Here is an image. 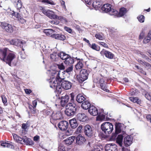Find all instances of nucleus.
<instances>
[{
    "instance_id": "nucleus-16",
    "label": "nucleus",
    "mask_w": 151,
    "mask_h": 151,
    "mask_svg": "<svg viewBox=\"0 0 151 151\" xmlns=\"http://www.w3.org/2000/svg\"><path fill=\"white\" fill-rule=\"evenodd\" d=\"M10 43L12 45L20 47H22L23 45L25 44L24 41L17 39H14L11 40L10 41Z\"/></svg>"
},
{
    "instance_id": "nucleus-55",
    "label": "nucleus",
    "mask_w": 151,
    "mask_h": 151,
    "mask_svg": "<svg viewBox=\"0 0 151 151\" xmlns=\"http://www.w3.org/2000/svg\"><path fill=\"white\" fill-rule=\"evenodd\" d=\"M99 44L102 46L108 48V46L107 44H106L105 43L102 42H99Z\"/></svg>"
},
{
    "instance_id": "nucleus-23",
    "label": "nucleus",
    "mask_w": 151,
    "mask_h": 151,
    "mask_svg": "<svg viewBox=\"0 0 151 151\" xmlns=\"http://www.w3.org/2000/svg\"><path fill=\"white\" fill-rule=\"evenodd\" d=\"M77 119L81 122H85L88 119V117L84 113H78L77 114Z\"/></svg>"
},
{
    "instance_id": "nucleus-9",
    "label": "nucleus",
    "mask_w": 151,
    "mask_h": 151,
    "mask_svg": "<svg viewBox=\"0 0 151 151\" xmlns=\"http://www.w3.org/2000/svg\"><path fill=\"white\" fill-rule=\"evenodd\" d=\"M101 127L102 130L106 134L111 133L113 130V125L109 122L103 123L101 125Z\"/></svg>"
},
{
    "instance_id": "nucleus-45",
    "label": "nucleus",
    "mask_w": 151,
    "mask_h": 151,
    "mask_svg": "<svg viewBox=\"0 0 151 151\" xmlns=\"http://www.w3.org/2000/svg\"><path fill=\"white\" fill-rule=\"evenodd\" d=\"M1 98L2 102L4 103V105L6 106L7 105L6 103L7 102V99L5 96L4 95L1 96Z\"/></svg>"
},
{
    "instance_id": "nucleus-58",
    "label": "nucleus",
    "mask_w": 151,
    "mask_h": 151,
    "mask_svg": "<svg viewBox=\"0 0 151 151\" xmlns=\"http://www.w3.org/2000/svg\"><path fill=\"white\" fill-rule=\"evenodd\" d=\"M64 29L65 31L68 32L69 33H71L72 32V29L69 27H65L64 28Z\"/></svg>"
},
{
    "instance_id": "nucleus-39",
    "label": "nucleus",
    "mask_w": 151,
    "mask_h": 151,
    "mask_svg": "<svg viewBox=\"0 0 151 151\" xmlns=\"http://www.w3.org/2000/svg\"><path fill=\"white\" fill-rule=\"evenodd\" d=\"M120 126V124H117L115 126V133L116 134L120 133L121 131Z\"/></svg>"
},
{
    "instance_id": "nucleus-56",
    "label": "nucleus",
    "mask_w": 151,
    "mask_h": 151,
    "mask_svg": "<svg viewBox=\"0 0 151 151\" xmlns=\"http://www.w3.org/2000/svg\"><path fill=\"white\" fill-rule=\"evenodd\" d=\"M85 1L86 4L90 5L92 2V0H85Z\"/></svg>"
},
{
    "instance_id": "nucleus-27",
    "label": "nucleus",
    "mask_w": 151,
    "mask_h": 151,
    "mask_svg": "<svg viewBox=\"0 0 151 151\" xmlns=\"http://www.w3.org/2000/svg\"><path fill=\"white\" fill-rule=\"evenodd\" d=\"M90 103L88 101H86L83 102L81 104L82 108L84 109H87L91 106Z\"/></svg>"
},
{
    "instance_id": "nucleus-14",
    "label": "nucleus",
    "mask_w": 151,
    "mask_h": 151,
    "mask_svg": "<svg viewBox=\"0 0 151 151\" xmlns=\"http://www.w3.org/2000/svg\"><path fill=\"white\" fill-rule=\"evenodd\" d=\"M100 54L101 55H105L106 58L110 59H113L115 56L113 53L104 49L101 51Z\"/></svg>"
},
{
    "instance_id": "nucleus-36",
    "label": "nucleus",
    "mask_w": 151,
    "mask_h": 151,
    "mask_svg": "<svg viewBox=\"0 0 151 151\" xmlns=\"http://www.w3.org/2000/svg\"><path fill=\"white\" fill-rule=\"evenodd\" d=\"M43 32L45 34L49 36L52 35L54 32V31L51 29H44L43 31Z\"/></svg>"
},
{
    "instance_id": "nucleus-24",
    "label": "nucleus",
    "mask_w": 151,
    "mask_h": 151,
    "mask_svg": "<svg viewBox=\"0 0 151 151\" xmlns=\"http://www.w3.org/2000/svg\"><path fill=\"white\" fill-rule=\"evenodd\" d=\"M12 135L14 140L17 142L22 144L23 142H26L27 141V139L20 137L16 134H13Z\"/></svg>"
},
{
    "instance_id": "nucleus-26",
    "label": "nucleus",
    "mask_w": 151,
    "mask_h": 151,
    "mask_svg": "<svg viewBox=\"0 0 151 151\" xmlns=\"http://www.w3.org/2000/svg\"><path fill=\"white\" fill-rule=\"evenodd\" d=\"M75 138L74 136L70 137L64 140L65 143L67 145H70L74 141Z\"/></svg>"
},
{
    "instance_id": "nucleus-46",
    "label": "nucleus",
    "mask_w": 151,
    "mask_h": 151,
    "mask_svg": "<svg viewBox=\"0 0 151 151\" xmlns=\"http://www.w3.org/2000/svg\"><path fill=\"white\" fill-rule=\"evenodd\" d=\"M58 151H65V149L64 146L60 144L58 147Z\"/></svg>"
},
{
    "instance_id": "nucleus-34",
    "label": "nucleus",
    "mask_w": 151,
    "mask_h": 151,
    "mask_svg": "<svg viewBox=\"0 0 151 151\" xmlns=\"http://www.w3.org/2000/svg\"><path fill=\"white\" fill-rule=\"evenodd\" d=\"M127 12V9L124 8H121L120 10L119 13L116 16L121 17L125 14Z\"/></svg>"
},
{
    "instance_id": "nucleus-19",
    "label": "nucleus",
    "mask_w": 151,
    "mask_h": 151,
    "mask_svg": "<svg viewBox=\"0 0 151 151\" xmlns=\"http://www.w3.org/2000/svg\"><path fill=\"white\" fill-rule=\"evenodd\" d=\"M63 118L62 113L60 111L53 112L51 115V119H60Z\"/></svg>"
},
{
    "instance_id": "nucleus-13",
    "label": "nucleus",
    "mask_w": 151,
    "mask_h": 151,
    "mask_svg": "<svg viewBox=\"0 0 151 151\" xmlns=\"http://www.w3.org/2000/svg\"><path fill=\"white\" fill-rule=\"evenodd\" d=\"M84 131L85 134L88 137H91L93 134V129L90 125L87 124L85 126Z\"/></svg>"
},
{
    "instance_id": "nucleus-17",
    "label": "nucleus",
    "mask_w": 151,
    "mask_h": 151,
    "mask_svg": "<svg viewBox=\"0 0 151 151\" xmlns=\"http://www.w3.org/2000/svg\"><path fill=\"white\" fill-rule=\"evenodd\" d=\"M106 151H118L116 145L113 144H109L106 145L105 147Z\"/></svg>"
},
{
    "instance_id": "nucleus-52",
    "label": "nucleus",
    "mask_w": 151,
    "mask_h": 151,
    "mask_svg": "<svg viewBox=\"0 0 151 151\" xmlns=\"http://www.w3.org/2000/svg\"><path fill=\"white\" fill-rule=\"evenodd\" d=\"M57 66L59 69L60 70H64L65 68V67L64 66L63 64L62 63L60 64H58Z\"/></svg>"
},
{
    "instance_id": "nucleus-3",
    "label": "nucleus",
    "mask_w": 151,
    "mask_h": 151,
    "mask_svg": "<svg viewBox=\"0 0 151 151\" xmlns=\"http://www.w3.org/2000/svg\"><path fill=\"white\" fill-rule=\"evenodd\" d=\"M50 87L54 89H55L56 91L58 93L60 94L62 91V88H61V82L58 81L56 78L54 76L51 77L49 81Z\"/></svg>"
},
{
    "instance_id": "nucleus-61",
    "label": "nucleus",
    "mask_w": 151,
    "mask_h": 151,
    "mask_svg": "<svg viewBox=\"0 0 151 151\" xmlns=\"http://www.w3.org/2000/svg\"><path fill=\"white\" fill-rule=\"evenodd\" d=\"M60 2L61 3V5L62 6L63 8H65V2H64V1L62 0H61V1H60Z\"/></svg>"
},
{
    "instance_id": "nucleus-4",
    "label": "nucleus",
    "mask_w": 151,
    "mask_h": 151,
    "mask_svg": "<svg viewBox=\"0 0 151 151\" xmlns=\"http://www.w3.org/2000/svg\"><path fill=\"white\" fill-rule=\"evenodd\" d=\"M77 106L74 103H69L66 106V109L65 113L66 115L68 116H70L74 115Z\"/></svg>"
},
{
    "instance_id": "nucleus-6",
    "label": "nucleus",
    "mask_w": 151,
    "mask_h": 151,
    "mask_svg": "<svg viewBox=\"0 0 151 151\" xmlns=\"http://www.w3.org/2000/svg\"><path fill=\"white\" fill-rule=\"evenodd\" d=\"M58 56L61 59L65 60L64 63L67 65H72L74 62L73 58L63 52H60L58 54Z\"/></svg>"
},
{
    "instance_id": "nucleus-53",
    "label": "nucleus",
    "mask_w": 151,
    "mask_h": 151,
    "mask_svg": "<svg viewBox=\"0 0 151 151\" xmlns=\"http://www.w3.org/2000/svg\"><path fill=\"white\" fill-rule=\"evenodd\" d=\"M100 86L101 89L104 91L107 92H109V91L106 88V86L105 84L103 85H101Z\"/></svg>"
},
{
    "instance_id": "nucleus-11",
    "label": "nucleus",
    "mask_w": 151,
    "mask_h": 151,
    "mask_svg": "<svg viewBox=\"0 0 151 151\" xmlns=\"http://www.w3.org/2000/svg\"><path fill=\"white\" fill-rule=\"evenodd\" d=\"M1 26L4 31L9 33H12L13 32L15 27L5 22H1Z\"/></svg>"
},
{
    "instance_id": "nucleus-2",
    "label": "nucleus",
    "mask_w": 151,
    "mask_h": 151,
    "mask_svg": "<svg viewBox=\"0 0 151 151\" xmlns=\"http://www.w3.org/2000/svg\"><path fill=\"white\" fill-rule=\"evenodd\" d=\"M88 111L90 114L93 116H95L98 114L96 117V120L100 121L105 120L107 117V112H104L103 109H101L98 112L97 109L93 106H91L89 108Z\"/></svg>"
},
{
    "instance_id": "nucleus-30",
    "label": "nucleus",
    "mask_w": 151,
    "mask_h": 151,
    "mask_svg": "<svg viewBox=\"0 0 151 151\" xmlns=\"http://www.w3.org/2000/svg\"><path fill=\"white\" fill-rule=\"evenodd\" d=\"M69 123L70 126L73 128H75L78 126V124L75 119L73 118L70 120L69 121Z\"/></svg>"
},
{
    "instance_id": "nucleus-7",
    "label": "nucleus",
    "mask_w": 151,
    "mask_h": 151,
    "mask_svg": "<svg viewBox=\"0 0 151 151\" xmlns=\"http://www.w3.org/2000/svg\"><path fill=\"white\" fill-rule=\"evenodd\" d=\"M49 73L52 76H54L57 79L58 81L60 82L62 81L65 78L64 73L63 72L60 70H50L49 71Z\"/></svg>"
},
{
    "instance_id": "nucleus-62",
    "label": "nucleus",
    "mask_w": 151,
    "mask_h": 151,
    "mask_svg": "<svg viewBox=\"0 0 151 151\" xmlns=\"http://www.w3.org/2000/svg\"><path fill=\"white\" fill-rule=\"evenodd\" d=\"M19 21L22 23H24L26 22L25 20L23 19L22 17Z\"/></svg>"
},
{
    "instance_id": "nucleus-41",
    "label": "nucleus",
    "mask_w": 151,
    "mask_h": 151,
    "mask_svg": "<svg viewBox=\"0 0 151 151\" xmlns=\"http://www.w3.org/2000/svg\"><path fill=\"white\" fill-rule=\"evenodd\" d=\"M58 55L56 53H54L53 54H51L50 55V58L52 61H55L57 60V58Z\"/></svg>"
},
{
    "instance_id": "nucleus-29",
    "label": "nucleus",
    "mask_w": 151,
    "mask_h": 151,
    "mask_svg": "<svg viewBox=\"0 0 151 151\" xmlns=\"http://www.w3.org/2000/svg\"><path fill=\"white\" fill-rule=\"evenodd\" d=\"M123 136L121 134L119 135L116 139V143L120 146L122 147V145Z\"/></svg>"
},
{
    "instance_id": "nucleus-49",
    "label": "nucleus",
    "mask_w": 151,
    "mask_h": 151,
    "mask_svg": "<svg viewBox=\"0 0 151 151\" xmlns=\"http://www.w3.org/2000/svg\"><path fill=\"white\" fill-rule=\"evenodd\" d=\"M73 132L72 130L70 129H68L65 132V134L66 135L69 136L72 134Z\"/></svg>"
},
{
    "instance_id": "nucleus-63",
    "label": "nucleus",
    "mask_w": 151,
    "mask_h": 151,
    "mask_svg": "<svg viewBox=\"0 0 151 151\" xmlns=\"http://www.w3.org/2000/svg\"><path fill=\"white\" fill-rule=\"evenodd\" d=\"M40 138V137L38 136H36L34 137V140L35 141H37L39 140Z\"/></svg>"
},
{
    "instance_id": "nucleus-15",
    "label": "nucleus",
    "mask_w": 151,
    "mask_h": 151,
    "mask_svg": "<svg viewBox=\"0 0 151 151\" xmlns=\"http://www.w3.org/2000/svg\"><path fill=\"white\" fill-rule=\"evenodd\" d=\"M133 138L131 135H127L124 138V143L126 147L130 146L133 142Z\"/></svg>"
},
{
    "instance_id": "nucleus-54",
    "label": "nucleus",
    "mask_w": 151,
    "mask_h": 151,
    "mask_svg": "<svg viewBox=\"0 0 151 151\" xmlns=\"http://www.w3.org/2000/svg\"><path fill=\"white\" fill-rule=\"evenodd\" d=\"M145 96L148 100L150 101L151 100V96L149 93H146L145 95Z\"/></svg>"
},
{
    "instance_id": "nucleus-44",
    "label": "nucleus",
    "mask_w": 151,
    "mask_h": 151,
    "mask_svg": "<svg viewBox=\"0 0 151 151\" xmlns=\"http://www.w3.org/2000/svg\"><path fill=\"white\" fill-rule=\"evenodd\" d=\"M138 21L141 23L144 22L145 21V17L143 15H140L137 17Z\"/></svg>"
},
{
    "instance_id": "nucleus-38",
    "label": "nucleus",
    "mask_w": 151,
    "mask_h": 151,
    "mask_svg": "<svg viewBox=\"0 0 151 151\" xmlns=\"http://www.w3.org/2000/svg\"><path fill=\"white\" fill-rule=\"evenodd\" d=\"M130 100L134 103H137L138 104H140L141 103L140 100L137 97H129Z\"/></svg>"
},
{
    "instance_id": "nucleus-64",
    "label": "nucleus",
    "mask_w": 151,
    "mask_h": 151,
    "mask_svg": "<svg viewBox=\"0 0 151 151\" xmlns=\"http://www.w3.org/2000/svg\"><path fill=\"white\" fill-rule=\"evenodd\" d=\"M121 151H130V150L128 149L123 147L122 148Z\"/></svg>"
},
{
    "instance_id": "nucleus-42",
    "label": "nucleus",
    "mask_w": 151,
    "mask_h": 151,
    "mask_svg": "<svg viewBox=\"0 0 151 151\" xmlns=\"http://www.w3.org/2000/svg\"><path fill=\"white\" fill-rule=\"evenodd\" d=\"M99 79L96 78L94 80V81L95 83H97L99 82V83L100 84V86L101 85H103L105 83H104V79L102 78H100L99 79V81H98Z\"/></svg>"
},
{
    "instance_id": "nucleus-57",
    "label": "nucleus",
    "mask_w": 151,
    "mask_h": 151,
    "mask_svg": "<svg viewBox=\"0 0 151 151\" xmlns=\"http://www.w3.org/2000/svg\"><path fill=\"white\" fill-rule=\"evenodd\" d=\"M21 15V14H19L18 13H16V14L15 17L17 18L18 20H19L22 17Z\"/></svg>"
},
{
    "instance_id": "nucleus-20",
    "label": "nucleus",
    "mask_w": 151,
    "mask_h": 151,
    "mask_svg": "<svg viewBox=\"0 0 151 151\" xmlns=\"http://www.w3.org/2000/svg\"><path fill=\"white\" fill-rule=\"evenodd\" d=\"M68 123L66 121H62L58 124V127L62 130H64L67 129L68 127Z\"/></svg>"
},
{
    "instance_id": "nucleus-1",
    "label": "nucleus",
    "mask_w": 151,
    "mask_h": 151,
    "mask_svg": "<svg viewBox=\"0 0 151 151\" xmlns=\"http://www.w3.org/2000/svg\"><path fill=\"white\" fill-rule=\"evenodd\" d=\"M16 58L14 53L7 48L0 49V58L3 61L6 62L10 66L12 62Z\"/></svg>"
},
{
    "instance_id": "nucleus-37",
    "label": "nucleus",
    "mask_w": 151,
    "mask_h": 151,
    "mask_svg": "<svg viewBox=\"0 0 151 151\" xmlns=\"http://www.w3.org/2000/svg\"><path fill=\"white\" fill-rule=\"evenodd\" d=\"M83 67V65L82 62L79 60L77 63L75 65V68L77 70H80Z\"/></svg>"
},
{
    "instance_id": "nucleus-60",
    "label": "nucleus",
    "mask_w": 151,
    "mask_h": 151,
    "mask_svg": "<svg viewBox=\"0 0 151 151\" xmlns=\"http://www.w3.org/2000/svg\"><path fill=\"white\" fill-rule=\"evenodd\" d=\"M37 101L36 100L33 101L32 102L33 107L34 109L35 108L37 105Z\"/></svg>"
},
{
    "instance_id": "nucleus-8",
    "label": "nucleus",
    "mask_w": 151,
    "mask_h": 151,
    "mask_svg": "<svg viewBox=\"0 0 151 151\" xmlns=\"http://www.w3.org/2000/svg\"><path fill=\"white\" fill-rule=\"evenodd\" d=\"M42 12L45 15L51 19L62 20L63 19V17L57 16L54 12L51 10L44 9Z\"/></svg>"
},
{
    "instance_id": "nucleus-10",
    "label": "nucleus",
    "mask_w": 151,
    "mask_h": 151,
    "mask_svg": "<svg viewBox=\"0 0 151 151\" xmlns=\"http://www.w3.org/2000/svg\"><path fill=\"white\" fill-rule=\"evenodd\" d=\"M54 98L55 99V100H53V102L55 103H57L59 102H60L61 106H63L68 102L69 96L68 95H65V96L62 97L61 100L57 96H55Z\"/></svg>"
},
{
    "instance_id": "nucleus-32",
    "label": "nucleus",
    "mask_w": 151,
    "mask_h": 151,
    "mask_svg": "<svg viewBox=\"0 0 151 151\" xmlns=\"http://www.w3.org/2000/svg\"><path fill=\"white\" fill-rule=\"evenodd\" d=\"M29 127L28 124L27 123L26 124L23 123L22 124V133L23 135H24L27 132V129Z\"/></svg>"
},
{
    "instance_id": "nucleus-59",
    "label": "nucleus",
    "mask_w": 151,
    "mask_h": 151,
    "mask_svg": "<svg viewBox=\"0 0 151 151\" xmlns=\"http://www.w3.org/2000/svg\"><path fill=\"white\" fill-rule=\"evenodd\" d=\"M50 22L52 24H58L59 23V22L58 21H55L53 20H52L50 21Z\"/></svg>"
},
{
    "instance_id": "nucleus-25",
    "label": "nucleus",
    "mask_w": 151,
    "mask_h": 151,
    "mask_svg": "<svg viewBox=\"0 0 151 151\" xmlns=\"http://www.w3.org/2000/svg\"><path fill=\"white\" fill-rule=\"evenodd\" d=\"M51 36L56 39L61 40H64L65 39V37L64 35L60 34H53Z\"/></svg>"
},
{
    "instance_id": "nucleus-43",
    "label": "nucleus",
    "mask_w": 151,
    "mask_h": 151,
    "mask_svg": "<svg viewBox=\"0 0 151 151\" xmlns=\"http://www.w3.org/2000/svg\"><path fill=\"white\" fill-rule=\"evenodd\" d=\"M40 1L44 3H47L51 5H55V3L52 1L50 0H39Z\"/></svg>"
},
{
    "instance_id": "nucleus-33",
    "label": "nucleus",
    "mask_w": 151,
    "mask_h": 151,
    "mask_svg": "<svg viewBox=\"0 0 151 151\" xmlns=\"http://www.w3.org/2000/svg\"><path fill=\"white\" fill-rule=\"evenodd\" d=\"M138 61L141 64L144 66L145 67H147L148 68L151 70V65H150L149 63L145 62V61L139 59H138Z\"/></svg>"
},
{
    "instance_id": "nucleus-5",
    "label": "nucleus",
    "mask_w": 151,
    "mask_h": 151,
    "mask_svg": "<svg viewBox=\"0 0 151 151\" xmlns=\"http://www.w3.org/2000/svg\"><path fill=\"white\" fill-rule=\"evenodd\" d=\"M101 9L103 12L108 13L110 15L116 16L118 14V12L111 8V5L108 4L103 5Z\"/></svg>"
},
{
    "instance_id": "nucleus-40",
    "label": "nucleus",
    "mask_w": 151,
    "mask_h": 151,
    "mask_svg": "<svg viewBox=\"0 0 151 151\" xmlns=\"http://www.w3.org/2000/svg\"><path fill=\"white\" fill-rule=\"evenodd\" d=\"M151 39L149 37H146L143 40V42L144 44L148 43V44L150 45H151V42L150 40Z\"/></svg>"
},
{
    "instance_id": "nucleus-22",
    "label": "nucleus",
    "mask_w": 151,
    "mask_h": 151,
    "mask_svg": "<svg viewBox=\"0 0 151 151\" xmlns=\"http://www.w3.org/2000/svg\"><path fill=\"white\" fill-rule=\"evenodd\" d=\"M102 4V2L101 0H95L93 3L92 6L96 10H97L100 8Z\"/></svg>"
},
{
    "instance_id": "nucleus-28",
    "label": "nucleus",
    "mask_w": 151,
    "mask_h": 151,
    "mask_svg": "<svg viewBox=\"0 0 151 151\" xmlns=\"http://www.w3.org/2000/svg\"><path fill=\"white\" fill-rule=\"evenodd\" d=\"M86 99V98L81 94H78L76 97V100L79 103L83 102Z\"/></svg>"
},
{
    "instance_id": "nucleus-51",
    "label": "nucleus",
    "mask_w": 151,
    "mask_h": 151,
    "mask_svg": "<svg viewBox=\"0 0 151 151\" xmlns=\"http://www.w3.org/2000/svg\"><path fill=\"white\" fill-rule=\"evenodd\" d=\"M96 37L99 40H102L104 39V37L99 34H96L95 35Z\"/></svg>"
},
{
    "instance_id": "nucleus-50",
    "label": "nucleus",
    "mask_w": 151,
    "mask_h": 151,
    "mask_svg": "<svg viewBox=\"0 0 151 151\" xmlns=\"http://www.w3.org/2000/svg\"><path fill=\"white\" fill-rule=\"evenodd\" d=\"M82 126L80 125L77 128L76 132L77 134L81 132L82 131Z\"/></svg>"
},
{
    "instance_id": "nucleus-35",
    "label": "nucleus",
    "mask_w": 151,
    "mask_h": 151,
    "mask_svg": "<svg viewBox=\"0 0 151 151\" xmlns=\"http://www.w3.org/2000/svg\"><path fill=\"white\" fill-rule=\"evenodd\" d=\"M14 4L16 5V8L18 9H19V10H20L22 7V4L20 0H18L17 1H15ZM19 12L21 13V11L20 10H19Z\"/></svg>"
},
{
    "instance_id": "nucleus-18",
    "label": "nucleus",
    "mask_w": 151,
    "mask_h": 151,
    "mask_svg": "<svg viewBox=\"0 0 151 151\" xmlns=\"http://www.w3.org/2000/svg\"><path fill=\"white\" fill-rule=\"evenodd\" d=\"M76 143L78 145H82L86 141V139L84 136L79 134L76 138Z\"/></svg>"
},
{
    "instance_id": "nucleus-12",
    "label": "nucleus",
    "mask_w": 151,
    "mask_h": 151,
    "mask_svg": "<svg viewBox=\"0 0 151 151\" xmlns=\"http://www.w3.org/2000/svg\"><path fill=\"white\" fill-rule=\"evenodd\" d=\"M88 73L87 71L85 69H83L80 71V75L78 78V81L82 83L88 78Z\"/></svg>"
},
{
    "instance_id": "nucleus-47",
    "label": "nucleus",
    "mask_w": 151,
    "mask_h": 151,
    "mask_svg": "<svg viewBox=\"0 0 151 151\" xmlns=\"http://www.w3.org/2000/svg\"><path fill=\"white\" fill-rule=\"evenodd\" d=\"M91 48L97 51H99L100 50L99 47L96 45L95 44H92Z\"/></svg>"
},
{
    "instance_id": "nucleus-31",
    "label": "nucleus",
    "mask_w": 151,
    "mask_h": 151,
    "mask_svg": "<svg viewBox=\"0 0 151 151\" xmlns=\"http://www.w3.org/2000/svg\"><path fill=\"white\" fill-rule=\"evenodd\" d=\"M1 145L4 147H7L11 149H14V146L12 145L11 143L6 142L1 143Z\"/></svg>"
},
{
    "instance_id": "nucleus-21",
    "label": "nucleus",
    "mask_w": 151,
    "mask_h": 151,
    "mask_svg": "<svg viewBox=\"0 0 151 151\" xmlns=\"http://www.w3.org/2000/svg\"><path fill=\"white\" fill-rule=\"evenodd\" d=\"M61 88L67 90L70 89L72 86L71 82L68 81H62L61 84Z\"/></svg>"
},
{
    "instance_id": "nucleus-48",
    "label": "nucleus",
    "mask_w": 151,
    "mask_h": 151,
    "mask_svg": "<svg viewBox=\"0 0 151 151\" xmlns=\"http://www.w3.org/2000/svg\"><path fill=\"white\" fill-rule=\"evenodd\" d=\"M70 66L68 67L64 72H66L67 73H69L73 69V66L72 65H69Z\"/></svg>"
}]
</instances>
